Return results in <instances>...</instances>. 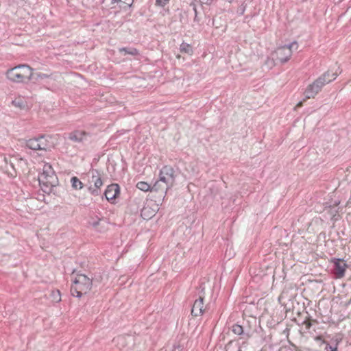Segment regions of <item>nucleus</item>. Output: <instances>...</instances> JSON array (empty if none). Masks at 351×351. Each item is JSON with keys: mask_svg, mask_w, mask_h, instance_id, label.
<instances>
[{"mask_svg": "<svg viewBox=\"0 0 351 351\" xmlns=\"http://www.w3.org/2000/svg\"><path fill=\"white\" fill-rule=\"evenodd\" d=\"M159 177V180L156 182L152 187V190L156 191L161 190L163 193V199L167 191L171 189L175 183V171L173 167L170 166H165L160 170Z\"/></svg>", "mask_w": 351, "mask_h": 351, "instance_id": "nucleus-1", "label": "nucleus"}, {"mask_svg": "<svg viewBox=\"0 0 351 351\" xmlns=\"http://www.w3.org/2000/svg\"><path fill=\"white\" fill-rule=\"evenodd\" d=\"M8 79L13 82L25 83L34 76L33 69L27 64H19L6 72Z\"/></svg>", "mask_w": 351, "mask_h": 351, "instance_id": "nucleus-2", "label": "nucleus"}, {"mask_svg": "<svg viewBox=\"0 0 351 351\" xmlns=\"http://www.w3.org/2000/svg\"><path fill=\"white\" fill-rule=\"evenodd\" d=\"M337 76V73L328 71L315 80L312 84H309L304 93L305 96L304 101L307 99L314 98L325 84L336 79Z\"/></svg>", "mask_w": 351, "mask_h": 351, "instance_id": "nucleus-3", "label": "nucleus"}, {"mask_svg": "<svg viewBox=\"0 0 351 351\" xmlns=\"http://www.w3.org/2000/svg\"><path fill=\"white\" fill-rule=\"evenodd\" d=\"M298 47L296 42L278 47L275 51H274L270 58H268L266 61V64L269 67H272L274 65V60H278L280 62L284 63L287 62L292 55L293 50H297Z\"/></svg>", "mask_w": 351, "mask_h": 351, "instance_id": "nucleus-4", "label": "nucleus"}, {"mask_svg": "<svg viewBox=\"0 0 351 351\" xmlns=\"http://www.w3.org/2000/svg\"><path fill=\"white\" fill-rule=\"evenodd\" d=\"M38 181L45 192H49L52 187L58 184V178L49 164L43 165V172L38 176Z\"/></svg>", "mask_w": 351, "mask_h": 351, "instance_id": "nucleus-5", "label": "nucleus"}, {"mask_svg": "<svg viewBox=\"0 0 351 351\" xmlns=\"http://www.w3.org/2000/svg\"><path fill=\"white\" fill-rule=\"evenodd\" d=\"M91 286L92 281L89 278L84 274H77L71 289V294L80 298L90 289Z\"/></svg>", "mask_w": 351, "mask_h": 351, "instance_id": "nucleus-6", "label": "nucleus"}, {"mask_svg": "<svg viewBox=\"0 0 351 351\" xmlns=\"http://www.w3.org/2000/svg\"><path fill=\"white\" fill-rule=\"evenodd\" d=\"M26 146L32 150H47L51 147L49 145L47 137L45 136H40L27 140Z\"/></svg>", "mask_w": 351, "mask_h": 351, "instance_id": "nucleus-7", "label": "nucleus"}, {"mask_svg": "<svg viewBox=\"0 0 351 351\" xmlns=\"http://www.w3.org/2000/svg\"><path fill=\"white\" fill-rule=\"evenodd\" d=\"M90 173L91 176L89 180L90 186L88 191L92 195H98L99 194V189L103 185L101 174L95 169L90 171Z\"/></svg>", "mask_w": 351, "mask_h": 351, "instance_id": "nucleus-8", "label": "nucleus"}, {"mask_svg": "<svg viewBox=\"0 0 351 351\" xmlns=\"http://www.w3.org/2000/svg\"><path fill=\"white\" fill-rule=\"evenodd\" d=\"M332 263H333V273L336 278H343L348 268V265L346 261L340 258H333Z\"/></svg>", "mask_w": 351, "mask_h": 351, "instance_id": "nucleus-9", "label": "nucleus"}, {"mask_svg": "<svg viewBox=\"0 0 351 351\" xmlns=\"http://www.w3.org/2000/svg\"><path fill=\"white\" fill-rule=\"evenodd\" d=\"M204 289H202L201 292L199 293V298L195 301L192 307L191 314L194 316L202 315L205 311L204 307V293H202Z\"/></svg>", "mask_w": 351, "mask_h": 351, "instance_id": "nucleus-10", "label": "nucleus"}, {"mask_svg": "<svg viewBox=\"0 0 351 351\" xmlns=\"http://www.w3.org/2000/svg\"><path fill=\"white\" fill-rule=\"evenodd\" d=\"M134 3V0H111L109 5L110 9L116 10H127L131 8Z\"/></svg>", "mask_w": 351, "mask_h": 351, "instance_id": "nucleus-11", "label": "nucleus"}, {"mask_svg": "<svg viewBox=\"0 0 351 351\" xmlns=\"http://www.w3.org/2000/svg\"><path fill=\"white\" fill-rule=\"evenodd\" d=\"M119 193V186L117 184L109 185L105 191V197L108 201L114 200Z\"/></svg>", "mask_w": 351, "mask_h": 351, "instance_id": "nucleus-12", "label": "nucleus"}, {"mask_svg": "<svg viewBox=\"0 0 351 351\" xmlns=\"http://www.w3.org/2000/svg\"><path fill=\"white\" fill-rule=\"evenodd\" d=\"M88 134L84 131H75L69 134V139L77 143L86 139Z\"/></svg>", "mask_w": 351, "mask_h": 351, "instance_id": "nucleus-13", "label": "nucleus"}, {"mask_svg": "<svg viewBox=\"0 0 351 351\" xmlns=\"http://www.w3.org/2000/svg\"><path fill=\"white\" fill-rule=\"evenodd\" d=\"M155 213H156V210H153L149 206H145L142 210H141V216L145 219H150L152 218L153 216L155 215Z\"/></svg>", "mask_w": 351, "mask_h": 351, "instance_id": "nucleus-14", "label": "nucleus"}, {"mask_svg": "<svg viewBox=\"0 0 351 351\" xmlns=\"http://www.w3.org/2000/svg\"><path fill=\"white\" fill-rule=\"evenodd\" d=\"M71 183L73 189L75 190H80L83 188V183L75 176L71 178Z\"/></svg>", "mask_w": 351, "mask_h": 351, "instance_id": "nucleus-15", "label": "nucleus"}, {"mask_svg": "<svg viewBox=\"0 0 351 351\" xmlns=\"http://www.w3.org/2000/svg\"><path fill=\"white\" fill-rule=\"evenodd\" d=\"M180 49L181 52L186 53L189 55H192L193 52L192 47L185 43L181 44Z\"/></svg>", "mask_w": 351, "mask_h": 351, "instance_id": "nucleus-16", "label": "nucleus"}, {"mask_svg": "<svg viewBox=\"0 0 351 351\" xmlns=\"http://www.w3.org/2000/svg\"><path fill=\"white\" fill-rule=\"evenodd\" d=\"M136 187L141 190V191H148L149 190H151L152 191H153L152 190V188L151 189V186L150 185L145 182H139L136 184Z\"/></svg>", "mask_w": 351, "mask_h": 351, "instance_id": "nucleus-17", "label": "nucleus"}, {"mask_svg": "<svg viewBox=\"0 0 351 351\" xmlns=\"http://www.w3.org/2000/svg\"><path fill=\"white\" fill-rule=\"evenodd\" d=\"M12 104L16 107H19V108H21V109L25 108L26 106V102H25V99L22 97H18V98L15 99L12 101Z\"/></svg>", "mask_w": 351, "mask_h": 351, "instance_id": "nucleus-18", "label": "nucleus"}, {"mask_svg": "<svg viewBox=\"0 0 351 351\" xmlns=\"http://www.w3.org/2000/svg\"><path fill=\"white\" fill-rule=\"evenodd\" d=\"M119 51L124 52V55L130 54L134 56L138 53L137 50L134 48H120Z\"/></svg>", "mask_w": 351, "mask_h": 351, "instance_id": "nucleus-19", "label": "nucleus"}, {"mask_svg": "<svg viewBox=\"0 0 351 351\" xmlns=\"http://www.w3.org/2000/svg\"><path fill=\"white\" fill-rule=\"evenodd\" d=\"M232 331L238 335H242L243 333V327L238 324H234L232 326Z\"/></svg>", "mask_w": 351, "mask_h": 351, "instance_id": "nucleus-20", "label": "nucleus"}, {"mask_svg": "<svg viewBox=\"0 0 351 351\" xmlns=\"http://www.w3.org/2000/svg\"><path fill=\"white\" fill-rule=\"evenodd\" d=\"M48 77H49L48 75L45 74V73H34V76L32 80H43L45 78H47Z\"/></svg>", "mask_w": 351, "mask_h": 351, "instance_id": "nucleus-21", "label": "nucleus"}, {"mask_svg": "<svg viewBox=\"0 0 351 351\" xmlns=\"http://www.w3.org/2000/svg\"><path fill=\"white\" fill-rule=\"evenodd\" d=\"M169 3V0H156L155 5L158 7L164 8Z\"/></svg>", "mask_w": 351, "mask_h": 351, "instance_id": "nucleus-22", "label": "nucleus"}, {"mask_svg": "<svg viewBox=\"0 0 351 351\" xmlns=\"http://www.w3.org/2000/svg\"><path fill=\"white\" fill-rule=\"evenodd\" d=\"M100 221L101 220L99 219H95V220H93L91 221H89V223L91 226H93V227H97L99 225Z\"/></svg>", "mask_w": 351, "mask_h": 351, "instance_id": "nucleus-23", "label": "nucleus"}, {"mask_svg": "<svg viewBox=\"0 0 351 351\" xmlns=\"http://www.w3.org/2000/svg\"><path fill=\"white\" fill-rule=\"evenodd\" d=\"M326 351H337V347H332L331 346L327 344L326 346Z\"/></svg>", "mask_w": 351, "mask_h": 351, "instance_id": "nucleus-24", "label": "nucleus"}, {"mask_svg": "<svg viewBox=\"0 0 351 351\" xmlns=\"http://www.w3.org/2000/svg\"><path fill=\"white\" fill-rule=\"evenodd\" d=\"M201 3L206 4V5H210L212 3L213 0H199Z\"/></svg>", "mask_w": 351, "mask_h": 351, "instance_id": "nucleus-25", "label": "nucleus"}, {"mask_svg": "<svg viewBox=\"0 0 351 351\" xmlns=\"http://www.w3.org/2000/svg\"><path fill=\"white\" fill-rule=\"evenodd\" d=\"M302 104H303V101H300V102L296 105V108L302 107Z\"/></svg>", "mask_w": 351, "mask_h": 351, "instance_id": "nucleus-26", "label": "nucleus"}, {"mask_svg": "<svg viewBox=\"0 0 351 351\" xmlns=\"http://www.w3.org/2000/svg\"><path fill=\"white\" fill-rule=\"evenodd\" d=\"M58 298L57 299L58 301H60V293L59 291H58Z\"/></svg>", "mask_w": 351, "mask_h": 351, "instance_id": "nucleus-27", "label": "nucleus"}, {"mask_svg": "<svg viewBox=\"0 0 351 351\" xmlns=\"http://www.w3.org/2000/svg\"><path fill=\"white\" fill-rule=\"evenodd\" d=\"M193 9L194 12L196 13V9H195V8L194 6H193Z\"/></svg>", "mask_w": 351, "mask_h": 351, "instance_id": "nucleus-28", "label": "nucleus"}]
</instances>
